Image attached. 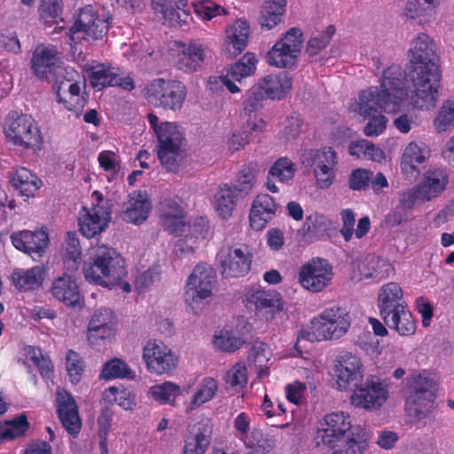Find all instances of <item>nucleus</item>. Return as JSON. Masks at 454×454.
Returning a JSON list of instances; mask_svg holds the SVG:
<instances>
[{
    "label": "nucleus",
    "mask_w": 454,
    "mask_h": 454,
    "mask_svg": "<svg viewBox=\"0 0 454 454\" xmlns=\"http://www.w3.org/2000/svg\"><path fill=\"white\" fill-rule=\"evenodd\" d=\"M242 442L248 454H266L275 446V440L259 428H254Z\"/></svg>",
    "instance_id": "nucleus-42"
},
{
    "label": "nucleus",
    "mask_w": 454,
    "mask_h": 454,
    "mask_svg": "<svg viewBox=\"0 0 454 454\" xmlns=\"http://www.w3.org/2000/svg\"><path fill=\"white\" fill-rule=\"evenodd\" d=\"M188 0H153V8L161 13L170 27H181L189 23L192 15L186 8Z\"/></svg>",
    "instance_id": "nucleus-27"
},
{
    "label": "nucleus",
    "mask_w": 454,
    "mask_h": 454,
    "mask_svg": "<svg viewBox=\"0 0 454 454\" xmlns=\"http://www.w3.org/2000/svg\"><path fill=\"white\" fill-rule=\"evenodd\" d=\"M44 270L42 267L35 266L31 269L14 270L12 280L20 290H35L43 285Z\"/></svg>",
    "instance_id": "nucleus-40"
},
{
    "label": "nucleus",
    "mask_w": 454,
    "mask_h": 454,
    "mask_svg": "<svg viewBox=\"0 0 454 454\" xmlns=\"http://www.w3.org/2000/svg\"><path fill=\"white\" fill-rule=\"evenodd\" d=\"M29 426L25 414H20L11 420L0 422V442L14 440L25 435Z\"/></svg>",
    "instance_id": "nucleus-44"
},
{
    "label": "nucleus",
    "mask_w": 454,
    "mask_h": 454,
    "mask_svg": "<svg viewBox=\"0 0 454 454\" xmlns=\"http://www.w3.org/2000/svg\"><path fill=\"white\" fill-rule=\"evenodd\" d=\"M278 205L267 193L259 194L254 200L250 212L249 223L253 230L262 231L275 217Z\"/></svg>",
    "instance_id": "nucleus-26"
},
{
    "label": "nucleus",
    "mask_w": 454,
    "mask_h": 454,
    "mask_svg": "<svg viewBox=\"0 0 454 454\" xmlns=\"http://www.w3.org/2000/svg\"><path fill=\"white\" fill-rule=\"evenodd\" d=\"M336 384L340 390L352 389L363 380V364L350 352H342L334 365Z\"/></svg>",
    "instance_id": "nucleus-20"
},
{
    "label": "nucleus",
    "mask_w": 454,
    "mask_h": 454,
    "mask_svg": "<svg viewBox=\"0 0 454 454\" xmlns=\"http://www.w3.org/2000/svg\"><path fill=\"white\" fill-rule=\"evenodd\" d=\"M247 369L243 363H236L225 373L223 380L230 387L239 391L247 384Z\"/></svg>",
    "instance_id": "nucleus-54"
},
{
    "label": "nucleus",
    "mask_w": 454,
    "mask_h": 454,
    "mask_svg": "<svg viewBox=\"0 0 454 454\" xmlns=\"http://www.w3.org/2000/svg\"><path fill=\"white\" fill-rule=\"evenodd\" d=\"M436 0H406L403 14L409 20L429 21L435 14Z\"/></svg>",
    "instance_id": "nucleus-39"
},
{
    "label": "nucleus",
    "mask_w": 454,
    "mask_h": 454,
    "mask_svg": "<svg viewBox=\"0 0 454 454\" xmlns=\"http://www.w3.org/2000/svg\"><path fill=\"white\" fill-rule=\"evenodd\" d=\"M351 419L344 412H332L324 418L317 432L318 444L322 442L329 449L340 442L346 433L351 429Z\"/></svg>",
    "instance_id": "nucleus-19"
},
{
    "label": "nucleus",
    "mask_w": 454,
    "mask_h": 454,
    "mask_svg": "<svg viewBox=\"0 0 454 454\" xmlns=\"http://www.w3.org/2000/svg\"><path fill=\"white\" fill-rule=\"evenodd\" d=\"M302 164L314 168L317 185L320 189H328L336 176L337 154L331 146L319 150H309L303 154Z\"/></svg>",
    "instance_id": "nucleus-12"
},
{
    "label": "nucleus",
    "mask_w": 454,
    "mask_h": 454,
    "mask_svg": "<svg viewBox=\"0 0 454 454\" xmlns=\"http://www.w3.org/2000/svg\"><path fill=\"white\" fill-rule=\"evenodd\" d=\"M82 260V248L75 231H67L65 239L64 266L69 271H75Z\"/></svg>",
    "instance_id": "nucleus-43"
},
{
    "label": "nucleus",
    "mask_w": 454,
    "mask_h": 454,
    "mask_svg": "<svg viewBox=\"0 0 454 454\" xmlns=\"http://www.w3.org/2000/svg\"><path fill=\"white\" fill-rule=\"evenodd\" d=\"M218 391V383L212 377H206L199 385L197 391L194 393L192 403L194 406H200L205 403L211 401Z\"/></svg>",
    "instance_id": "nucleus-53"
},
{
    "label": "nucleus",
    "mask_w": 454,
    "mask_h": 454,
    "mask_svg": "<svg viewBox=\"0 0 454 454\" xmlns=\"http://www.w3.org/2000/svg\"><path fill=\"white\" fill-rule=\"evenodd\" d=\"M351 321V316L345 308H326L311 319L309 326L302 327L298 332L294 348L299 354H302V340L315 342L339 340L348 332Z\"/></svg>",
    "instance_id": "nucleus-2"
},
{
    "label": "nucleus",
    "mask_w": 454,
    "mask_h": 454,
    "mask_svg": "<svg viewBox=\"0 0 454 454\" xmlns=\"http://www.w3.org/2000/svg\"><path fill=\"white\" fill-rule=\"evenodd\" d=\"M407 77L414 88L411 97L412 106L421 110L433 108L439 96L441 73H419L417 70H409Z\"/></svg>",
    "instance_id": "nucleus-8"
},
{
    "label": "nucleus",
    "mask_w": 454,
    "mask_h": 454,
    "mask_svg": "<svg viewBox=\"0 0 454 454\" xmlns=\"http://www.w3.org/2000/svg\"><path fill=\"white\" fill-rule=\"evenodd\" d=\"M196 14L204 20H211L212 19L227 14V11L221 5L210 0H203L193 4Z\"/></svg>",
    "instance_id": "nucleus-61"
},
{
    "label": "nucleus",
    "mask_w": 454,
    "mask_h": 454,
    "mask_svg": "<svg viewBox=\"0 0 454 454\" xmlns=\"http://www.w3.org/2000/svg\"><path fill=\"white\" fill-rule=\"evenodd\" d=\"M250 36V25L245 19L236 20L226 28L224 45L226 51L231 56H238L247 46Z\"/></svg>",
    "instance_id": "nucleus-31"
},
{
    "label": "nucleus",
    "mask_w": 454,
    "mask_h": 454,
    "mask_svg": "<svg viewBox=\"0 0 454 454\" xmlns=\"http://www.w3.org/2000/svg\"><path fill=\"white\" fill-rule=\"evenodd\" d=\"M254 178L255 175L254 168L250 166H244L239 172L237 177L238 184L231 186L237 189L244 198L253 188Z\"/></svg>",
    "instance_id": "nucleus-64"
},
{
    "label": "nucleus",
    "mask_w": 454,
    "mask_h": 454,
    "mask_svg": "<svg viewBox=\"0 0 454 454\" xmlns=\"http://www.w3.org/2000/svg\"><path fill=\"white\" fill-rule=\"evenodd\" d=\"M348 153L357 159H372L373 160H380L384 155L381 149L376 147L373 143L366 139L350 143Z\"/></svg>",
    "instance_id": "nucleus-49"
},
{
    "label": "nucleus",
    "mask_w": 454,
    "mask_h": 454,
    "mask_svg": "<svg viewBox=\"0 0 454 454\" xmlns=\"http://www.w3.org/2000/svg\"><path fill=\"white\" fill-rule=\"evenodd\" d=\"M409 70L417 72L441 73L434 62L435 49L433 40L425 33H419L411 43Z\"/></svg>",
    "instance_id": "nucleus-18"
},
{
    "label": "nucleus",
    "mask_w": 454,
    "mask_h": 454,
    "mask_svg": "<svg viewBox=\"0 0 454 454\" xmlns=\"http://www.w3.org/2000/svg\"><path fill=\"white\" fill-rule=\"evenodd\" d=\"M425 160V152L416 143L411 142L403 152L401 168L405 172H413Z\"/></svg>",
    "instance_id": "nucleus-52"
},
{
    "label": "nucleus",
    "mask_w": 454,
    "mask_h": 454,
    "mask_svg": "<svg viewBox=\"0 0 454 454\" xmlns=\"http://www.w3.org/2000/svg\"><path fill=\"white\" fill-rule=\"evenodd\" d=\"M108 31V24L92 11L85 7L81 10L74 25L68 30L70 41L76 44L82 40L101 39Z\"/></svg>",
    "instance_id": "nucleus-14"
},
{
    "label": "nucleus",
    "mask_w": 454,
    "mask_h": 454,
    "mask_svg": "<svg viewBox=\"0 0 454 454\" xmlns=\"http://www.w3.org/2000/svg\"><path fill=\"white\" fill-rule=\"evenodd\" d=\"M88 77L91 87L97 90H102L106 87H115L117 73L115 68L105 64H98L87 69Z\"/></svg>",
    "instance_id": "nucleus-38"
},
{
    "label": "nucleus",
    "mask_w": 454,
    "mask_h": 454,
    "mask_svg": "<svg viewBox=\"0 0 454 454\" xmlns=\"http://www.w3.org/2000/svg\"><path fill=\"white\" fill-rule=\"evenodd\" d=\"M391 265L387 262L372 255L366 257L360 271L365 278H372L376 281H380L388 277Z\"/></svg>",
    "instance_id": "nucleus-45"
},
{
    "label": "nucleus",
    "mask_w": 454,
    "mask_h": 454,
    "mask_svg": "<svg viewBox=\"0 0 454 454\" xmlns=\"http://www.w3.org/2000/svg\"><path fill=\"white\" fill-rule=\"evenodd\" d=\"M267 98L262 91L255 85L247 92V98L244 100V113L246 115L255 114L263 106L264 99Z\"/></svg>",
    "instance_id": "nucleus-62"
},
{
    "label": "nucleus",
    "mask_w": 454,
    "mask_h": 454,
    "mask_svg": "<svg viewBox=\"0 0 454 454\" xmlns=\"http://www.w3.org/2000/svg\"><path fill=\"white\" fill-rule=\"evenodd\" d=\"M58 54L54 47H36L32 57V69L35 74L40 79H44L50 74L67 73V69L58 64Z\"/></svg>",
    "instance_id": "nucleus-25"
},
{
    "label": "nucleus",
    "mask_w": 454,
    "mask_h": 454,
    "mask_svg": "<svg viewBox=\"0 0 454 454\" xmlns=\"http://www.w3.org/2000/svg\"><path fill=\"white\" fill-rule=\"evenodd\" d=\"M216 261L223 278H242L251 270L253 253L245 244L223 246L216 254Z\"/></svg>",
    "instance_id": "nucleus-11"
},
{
    "label": "nucleus",
    "mask_w": 454,
    "mask_h": 454,
    "mask_svg": "<svg viewBox=\"0 0 454 454\" xmlns=\"http://www.w3.org/2000/svg\"><path fill=\"white\" fill-rule=\"evenodd\" d=\"M406 405L413 409L418 418H429L437 409L435 381L425 374H412L406 378Z\"/></svg>",
    "instance_id": "nucleus-6"
},
{
    "label": "nucleus",
    "mask_w": 454,
    "mask_h": 454,
    "mask_svg": "<svg viewBox=\"0 0 454 454\" xmlns=\"http://www.w3.org/2000/svg\"><path fill=\"white\" fill-rule=\"evenodd\" d=\"M104 398L109 402L114 401L124 410H132L136 405L135 397L125 389L111 387L104 392Z\"/></svg>",
    "instance_id": "nucleus-58"
},
{
    "label": "nucleus",
    "mask_w": 454,
    "mask_h": 454,
    "mask_svg": "<svg viewBox=\"0 0 454 454\" xmlns=\"http://www.w3.org/2000/svg\"><path fill=\"white\" fill-rule=\"evenodd\" d=\"M215 284L214 270L207 263L197 264L187 279L185 301L192 305L211 296Z\"/></svg>",
    "instance_id": "nucleus-17"
},
{
    "label": "nucleus",
    "mask_w": 454,
    "mask_h": 454,
    "mask_svg": "<svg viewBox=\"0 0 454 454\" xmlns=\"http://www.w3.org/2000/svg\"><path fill=\"white\" fill-rule=\"evenodd\" d=\"M92 197L96 198L97 202H93L90 207L83 206L78 217L79 231L88 239L104 231L111 220V210L102 193L94 191Z\"/></svg>",
    "instance_id": "nucleus-9"
},
{
    "label": "nucleus",
    "mask_w": 454,
    "mask_h": 454,
    "mask_svg": "<svg viewBox=\"0 0 454 454\" xmlns=\"http://www.w3.org/2000/svg\"><path fill=\"white\" fill-rule=\"evenodd\" d=\"M58 417L64 428L73 437H76L82 428V420L79 417L78 407L70 393L59 390L57 393Z\"/></svg>",
    "instance_id": "nucleus-23"
},
{
    "label": "nucleus",
    "mask_w": 454,
    "mask_h": 454,
    "mask_svg": "<svg viewBox=\"0 0 454 454\" xmlns=\"http://www.w3.org/2000/svg\"><path fill=\"white\" fill-rule=\"evenodd\" d=\"M11 241L13 247L25 254H41L49 245V235L46 228L29 231L22 230L13 231L11 234Z\"/></svg>",
    "instance_id": "nucleus-24"
},
{
    "label": "nucleus",
    "mask_w": 454,
    "mask_h": 454,
    "mask_svg": "<svg viewBox=\"0 0 454 454\" xmlns=\"http://www.w3.org/2000/svg\"><path fill=\"white\" fill-rule=\"evenodd\" d=\"M56 100L76 117L80 116L88 102L86 97L81 93L80 86L70 87L69 92L67 91L65 95Z\"/></svg>",
    "instance_id": "nucleus-46"
},
{
    "label": "nucleus",
    "mask_w": 454,
    "mask_h": 454,
    "mask_svg": "<svg viewBox=\"0 0 454 454\" xmlns=\"http://www.w3.org/2000/svg\"><path fill=\"white\" fill-rule=\"evenodd\" d=\"M245 305L267 321L273 319L283 309L282 299L278 293L259 289L246 294Z\"/></svg>",
    "instance_id": "nucleus-21"
},
{
    "label": "nucleus",
    "mask_w": 454,
    "mask_h": 454,
    "mask_svg": "<svg viewBox=\"0 0 454 454\" xmlns=\"http://www.w3.org/2000/svg\"><path fill=\"white\" fill-rule=\"evenodd\" d=\"M62 8V0H41L38 9L40 19L49 27L59 24V20H63L60 18Z\"/></svg>",
    "instance_id": "nucleus-51"
},
{
    "label": "nucleus",
    "mask_w": 454,
    "mask_h": 454,
    "mask_svg": "<svg viewBox=\"0 0 454 454\" xmlns=\"http://www.w3.org/2000/svg\"><path fill=\"white\" fill-rule=\"evenodd\" d=\"M66 367L71 382L74 384L78 383L85 368L84 362L80 354L73 349H69L66 355Z\"/></svg>",
    "instance_id": "nucleus-59"
},
{
    "label": "nucleus",
    "mask_w": 454,
    "mask_h": 454,
    "mask_svg": "<svg viewBox=\"0 0 454 454\" xmlns=\"http://www.w3.org/2000/svg\"><path fill=\"white\" fill-rule=\"evenodd\" d=\"M373 172L365 168L352 170L348 177V187L352 191H364L370 186Z\"/></svg>",
    "instance_id": "nucleus-63"
},
{
    "label": "nucleus",
    "mask_w": 454,
    "mask_h": 454,
    "mask_svg": "<svg viewBox=\"0 0 454 454\" xmlns=\"http://www.w3.org/2000/svg\"><path fill=\"white\" fill-rule=\"evenodd\" d=\"M381 319L387 327L396 331L402 336L412 335L416 331V321L408 306L387 314Z\"/></svg>",
    "instance_id": "nucleus-36"
},
{
    "label": "nucleus",
    "mask_w": 454,
    "mask_h": 454,
    "mask_svg": "<svg viewBox=\"0 0 454 454\" xmlns=\"http://www.w3.org/2000/svg\"><path fill=\"white\" fill-rule=\"evenodd\" d=\"M101 377L106 380L112 379H131L134 377V372L124 361L114 358L107 362L101 372Z\"/></svg>",
    "instance_id": "nucleus-55"
},
{
    "label": "nucleus",
    "mask_w": 454,
    "mask_h": 454,
    "mask_svg": "<svg viewBox=\"0 0 454 454\" xmlns=\"http://www.w3.org/2000/svg\"><path fill=\"white\" fill-rule=\"evenodd\" d=\"M143 359L147 370L157 375L171 373L178 364V357L158 340H149L143 348Z\"/></svg>",
    "instance_id": "nucleus-15"
},
{
    "label": "nucleus",
    "mask_w": 454,
    "mask_h": 454,
    "mask_svg": "<svg viewBox=\"0 0 454 454\" xmlns=\"http://www.w3.org/2000/svg\"><path fill=\"white\" fill-rule=\"evenodd\" d=\"M333 267L327 260L316 257L303 264L298 274L301 286L310 292L318 293L328 286L333 280Z\"/></svg>",
    "instance_id": "nucleus-16"
},
{
    "label": "nucleus",
    "mask_w": 454,
    "mask_h": 454,
    "mask_svg": "<svg viewBox=\"0 0 454 454\" xmlns=\"http://www.w3.org/2000/svg\"><path fill=\"white\" fill-rule=\"evenodd\" d=\"M292 85V77L286 72H280L261 77L255 86L267 98L280 100L290 91Z\"/></svg>",
    "instance_id": "nucleus-28"
},
{
    "label": "nucleus",
    "mask_w": 454,
    "mask_h": 454,
    "mask_svg": "<svg viewBox=\"0 0 454 454\" xmlns=\"http://www.w3.org/2000/svg\"><path fill=\"white\" fill-rule=\"evenodd\" d=\"M156 153L162 168L172 173H177L183 163L186 140L179 127L169 121H164L157 131Z\"/></svg>",
    "instance_id": "nucleus-4"
},
{
    "label": "nucleus",
    "mask_w": 454,
    "mask_h": 454,
    "mask_svg": "<svg viewBox=\"0 0 454 454\" xmlns=\"http://www.w3.org/2000/svg\"><path fill=\"white\" fill-rule=\"evenodd\" d=\"M257 59L252 52H247L228 71L231 79L240 82L242 78L253 74L256 69Z\"/></svg>",
    "instance_id": "nucleus-48"
},
{
    "label": "nucleus",
    "mask_w": 454,
    "mask_h": 454,
    "mask_svg": "<svg viewBox=\"0 0 454 454\" xmlns=\"http://www.w3.org/2000/svg\"><path fill=\"white\" fill-rule=\"evenodd\" d=\"M433 125L437 133L450 131L454 129V100H445L439 108Z\"/></svg>",
    "instance_id": "nucleus-47"
},
{
    "label": "nucleus",
    "mask_w": 454,
    "mask_h": 454,
    "mask_svg": "<svg viewBox=\"0 0 454 454\" xmlns=\"http://www.w3.org/2000/svg\"><path fill=\"white\" fill-rule=\"evenodd\" d=\"M377 301L380 317L407 306L403 291L396 282L383 285L379 290Z\"/></svg>",
    "instance_id": "nucleus-30"
},
{
    "label": "nucleus",
    "mask_w": 454,
    "mask_h": 454,
    "mask_svg": "<svg viewBox=\"0 0 454 454\" xmlns=\"http://www.w3.org/2000/svg\"><path fill=\"white\" fill-rule=\"evenodd\" d=\"M179 394V386L169 381L154 385L151 387V395L153 398L160 403H167L172 399H175Z\"/></svg>",
    "instance_id": "nucleus-60"
},
{
    "label": "nucleus",
    "mask_w": 454,
    "mask_h": 454,
    "mask_svg": "<svg viewBox=\"0 0 454 454\" xmlns=\"http://www.w3.org/2000/svg\"><path fill=\"white\" fill-rule=\"evenodd\" d=\"M239 199H243V197L237 189L228 184L221 185L215 194V210L218 216L223 220L229 219Z\"/></svg>",
    "instance_id": "nucleus-35"
},
{
    "label": "nucleus",
    "mask_w": 454,
    "mask_h": 454,
    "mask_svg": "<svg viewBox=\"0 0 454 454\" xmlns=\"http://www.w3.org/2000/svg\"><path fill=\"white\" fill-rule=\"evenodd\" d=\"M147 102L154 106L168 110H180L187 95L186 86L180 81L156 78L144 89Z\"/></svg>",
    "instance_id": "nucleus-7"
},
{
    "label": "nucleus",
    "mask_w": 454,
    "mask_h": 454,
    "mask_svg": "<svg viewBox=\"0 0 454 454\" xmlns=\"http://www.w3.org/2000/svg\"><path fill=\"white\" fill-rule=\"evenodd\" d=\"M11 184L18 195L28 199L42 187V180L27 168H17L11 176Z\"/></svg>",
    "instance_id": "nucleus-33"
},
{
    "label": "nucleus",
    "mask_w": 454,
    "mask_h": 454,
    "mask_svg": "<svg viewBox=\"0 0 454 454\" xmlns=\"http://www.w3.org/2000/svg\"><path fill=\"white\" fill-rule=\"evenodd\" d=\"M83 276L90 284L114 289L127 276L125 260L114 248L98 247L83 262Z\"/></svg>",
    "instance_id": "nucleus-3"
},
{
    "label": "nucleus",
    "mask_w": 454,
    "mask_h": 454,
    "mask_svg": "<svg viewBox=\"0 0 454 454\" xmlns=\"http://www.w3.org/2000/svg\"><path fill=\"white\" fill-rule=\"evenodd\" d=\"M405 75L399 65H391L382 74L380 87L371 86L361 91L358 112L364 118L379 111L395 112L408 97Z\"/></svg>",
    "instance_id": "nucleus-1"
},
{
    "label": "nucleus",
    "mask_w": 454,
    "mask_h": 454,
    "mask_svg": "<svg viewBox=\"0 0 454 454\" xmlns=\"http://www.w3.org/2000/svg\"><path fill=\"white\" fill-rule=\"evenodd\" d=\"M114 411L109 407L101 409L98 417L99 449L101 454H108L107 435L112 427Z\"/></svg>",
    "instance_id": "nucleus-56"
},
{
    "label": "nucleus",
    "mask_w": 454,
    "mask_h": 454,
    "mask_svg": "<svg viewBox=\"0 0 454 454\" xmlns=\"http://www.w3.org/2000/svg\"><path fill=\"white\" fill-rule=\"evenodd\" d=\"M51 294L57 300L67 306L74 307L80 301V293L76 280L67 273H64L53 281Z\"/></svg>",
    "instance_id": "nucleus-34"
},
{
    "label": "nucleus",
    "mask_w": 454,
    "mask_h": 454,
    "mask_svg": "<svg viewBox=\"0 0 454 454\" xmlns=\"http://www.w3.org/2000/svg\"><path fill=\"white\" fill-rule=\"evenodd\" d=\"M4 132L8 142L24 149H41L43 137L35 120L17 111H11L4 121Z\"/></svg>",
    "instance_id": "nucleus-5"
},
{
    "label": "nucleus",
    "mask_w": 454,
    "mask_h": 454,
    "mask_svg": "<svg viewBox=\"0 0 454 454\" xmlns=\"http://www.w3.org/2000/svg\"><path fill=\"white\" fill-rule=\"evenodd\" d=\"M350 395L353 406L366 411L380 409L388 397V390L381 380L374 375L369 376L366 380L355 386Z\"/></svg>",
    "instance_id": "nucleus-13"
},
{
    "label": "nucleus",
    "mask_w": 454,
    "mask_h": 454,
    "mask_svg": "<svg viewBox=\"0 0 454 454\" xmlns=\"http://www.w3.org/2000/svg\"><path fill=\"white\" fill-rule=\"evenodd\" d=\"M303 43V33L292 27L268 51L267 63L278 68H291L298 59Z\"/></svg>",
    "instance_id": "nucleus-10"
},
{
    "label": "nucleus",
    "mask_w": 454,
    "mask_h": 454,
    "mask_svg": "<svg viewBox=\"0 0 454 454\" xmlns=\"http://www.w3.org/2000/svg\"><path fill=\"white\" fill-rule=\"evenodd\" d=\"M368 448V441L363 432H352L346 439H341L330 450L333 454H364Z\"/></svg>",
    "instance_id": "nucleus-41"
},
{
    "label": "nucleus",
    "mask_w": 454,
    "mask_h": 454,
    "mask_svg": "<svg viewBox=\"0 0 454 454\" xmlns=\"http://www.w3.org/2000/svg\"><path fill=\"white\" fill-rule=\"evenodd\" d=\"M212 434L211 420L207 417L189 425L182 454H205L209 449Z\"/></svg>",
    "instance_id": "nucleus-22"
},
{
    "label": "nucleus",
    "mask_w": 454,
    "mask_h": 454,
    "mask_svg": "<svg viewBox=\"0 0 454 454\" xmlns=\"http://www.w3.org/2000/svg\"><path fill=\"white\" fill-rule=\"evenodd\" d=\"M205 59V51L198 42L183 44L176 57L175 65L184 73H193L200 68Z\"/></svg>",
    "instance_id": "nucleus-32"
},
{
    "label": "nucleus",
    "mask_w": 454,
    "mask_h": 454,
    "mask_svg": "<svg viewBox=\"0 0 454 454\" xmlns=\"http://www.w3.org/2000/svg\"><path fill=\"white\" fill-rule=\"evenodd\" d=\"M152 203L145 191H134L129 196L128 206L123 211V220L139 225L149 216Z\"/></svg>",
    "instance_id": "nucleus-29"
},
{
    "label": "nucleus",
    "mask_w": 454,
    "mask_h": 454,
    "mask_svg": "<svg viewBox=\"0 0 454 454\" xmlns=\"http://www.w3.org/2000/svg\"><path fill=\"white\" fill-rule=\"evenodd\" d=\"M295 173L294 162L286 157L278 159L270 168L268 174L270 177L279 182H286L293 179Z\"/></svg>",
    "instance_id": "nucleus-57"
},
{
    "label": "nucleus",
    "mask_w": 454,
    "mask_h": 454,
    "mask_svg": "<svg viewBox=\"0 0 454 454\" xmlns=\"http://www.w3.org/2000/svg\"><path fill=\"white\" fill-rule=\"evenodd\" d=\"M448 182L449 176L444 169L434 168L427 171L424 181L419 186L426 200H430L445 190Z\"/></svg>",
    "instance_id": "nucleus-37"
},
{
    "label": "nucleus",
    "mask_w": 454,
    "mask_h": 454,
    "mask_svg": "<svg viewBox=\"0 0 454 454\" xmlns=\"http://www.w3.org/2000/svg\"><path fill=\"white\" fill-rule=\"evenodd\" d=\"M335 34V27L329 25L325 31L314 34L307 42L305 51L310 56L318 55L330 43Z\"/></svg>",
    "instance_id": "nucleus-50"
}]
</instances>
